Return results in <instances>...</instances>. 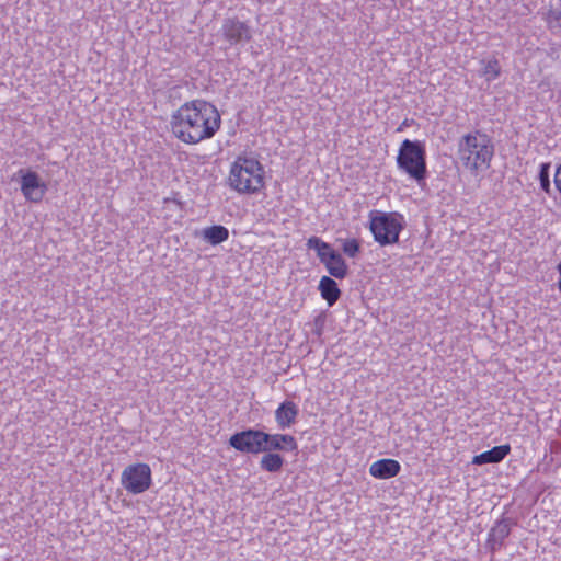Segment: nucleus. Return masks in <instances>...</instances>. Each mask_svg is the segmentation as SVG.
I'll return each instance as SVG.
<instances>
[{
    "instance_id": "obj_19",
    "label": "nucleus",
    "mask_w": 561,
    "mask_h": 561,
    "mask_svg": "<svg viewBox=\"0 0 561 561\" xmlns=\"http://www.w3.org/2000/svg\"><path fill=\"white\" fill-rule=\"evenodd\" d=\"M284 459L278 454L268 453L261 459L262 469L268 472H277L282 469Z\"/></svg>"
},
{
    "instance_id": "obj_8",
    "label": "nucleus",
    "mask_w": 561,
    "mask_h": 561,
    "mask_svg": "<svg viewBox=\"0 0 561 561\" xmlns=\"http://www.w3.org/2000/svg\"><path fill=\"white\" fill-rule=\"evenodd\" d=\"M265 432L250 428L233 434L229 439V444L241 453L260 454L265 451Z\"/></svg>"
},
{
    "instance_id": "obj_3",
    "label": "nucleus",
    "mask_w": 561,
    "mask_h": 561,
    "mask_svg": "<svg viewBox=\"0 0 561 561\" xmlns=\"http://www.w3.org/2000/svg\"><path fill=\"white\" fill-rule=\"evenodd\" d=\"M265 171L262 163L252 156H238L230 164L228 186L239 194H255L264 186Z\"/></svg>"
},
{
    "instance_id": "obj_5",
    "label": "nucleus",
    "mask_w": 561,
    "mask_h": 561,
    "mask_svg": "<svg viewBox=\"0 0 561 561\" xmlns=\"http://www.w3.org/2000/svg\"><path fill=\"white\" fill-rule=\"evenodd\" d=\"M403 224V216L398 213H382L379 210L369 213L370 232L374 240L382 247L398 242Z\"/></svg>"
},
{
    "instance_id": "obj_18",
    "label": "nucleus",
    "mask_w": 561,
    "mask_h": 561,
    "mask_svg": "<svg viewBox=\"0 0 561 561\" xmlns=\"http://www.w3.org/2000/svg\"><path fill=\"white\" fill-rule=\"evenodd\" d=\"M480 73L486 81L495 80L501 73V66L496 58L481 60Z\"/></svg>"
},
{
    "instance_id": "obj_13",
    "label": "nucleus",
    "mask_w": 561,
    "mask_h": 561,
    "mask_svg": "<svg viewBox=\"0 0 561 561\" xmlns=\"http://www.w3.org/2000/svg\"><path fill=\"white\" fill-rule=\"evenodd\" d=\"M298 445L294 436L288 434H267L265 438V451L267 450H297Z\"/></svg>"
},
{
    "instance_id": "obj_9",
    "label": "nucleus",
    "mask_w": 561,
    "mask_h": 561,
    "mask_svg": "<svg viewBox=\"0 0 561 561\" xmlns=\"http://www.w3.org/2000/svg\"><path fill=\"white\" fill-rule=\"evenodd\" d=\"M19 174L24 198L31 203H41L47 192V184L34 171L20 170Z\"/></svg>"
},
{
    "instance_id": "obj_21",
    "label": "nucleus",
    "mask_w": 561,
    "mask_h": 561,
    "mask_svg": "<svg viewBox=\"0 0 561 561\" xmlns=\"http://www.w3.org/2000/svg\"><path fill=\"white\" fill-rule=\"evenodd\" d=\"M342 250L345 255L353 259L358 254L360 245L356 239H345L342 241Z\"/></svg>"
},
{
    "instance_id": "obj_24",
    "label": "nucleus",
    "mask_w": 561,
    "mask_h": 561,
    "mask_svg": "<svg viewBox=\"0 0 561 561\" xmlns=\"http://www.w3.org/2000/svg\"><path fill=\"white\" fill-rule=\"evenodd\" d=\"M558 271L560 273V278H561V263L558 265Z\"/></svg>"
},
{
    "instance_id": "obj_4",
    "label": "nucleus",
    "mask_w": 561,
    "mask_h": 561,
    "mask_svg": "<svg viewBox=\"0 0 561 561\" xmlns=\"http://www.w3.org/2000/svg\"><path fill=\"white\" fill-rule=\"evenodd\" d=\"M397 165L400 171L417 183L424 181L426 176L424 146L420 141L404 139L398 151Z\"/></svg>"
},
{
    "instance_id": "obj_7",
    "label": "nucleus",
    "mask_w": 561,
    "mask_h": 561,
    "mask_svg": "<svg viewBox=\"0 0 561 561\" xmlns=\"http://www.w3.org/2000/svg\"><path fill=\"white\" fill-rule=\"evenodd\" d=\"M123 488L130 494L146 492L151 483V469L147 463H135L127 466L121 477Z\"/></svg>"
},
{
    "instance_id": "obj_15",
    "label": "nucleus",
    "mask_w": 561,
    "mask_h": 561,
    "mask_svg": "<svg viewBox=\"0 0 561 561\" xmlns=\"http://www.w3.org/2000/svg\"><path fill=\"white\" fill-rule=\"evenodd\" d=\"M319 290L321 297L328 302L329 306H333L341 295L336 282L329 276H323L320 279Z\"/></svg>"
},
{
    "instance_id": "obj_11",
    "label": "nucleus",
    "mask_w": 561,
    "mask_h": 561,
    "mask_svg": "<svg viewBox=\"0 0 561 561\" xmlns=\"http://www.w3.org/2000/svg\"><path fill=\"white\" fill-rule=\"evenodd\" d=\"M299 414L298 405L290 400L282 402L275 410V421L279 430L291 427Z\"/></svg>"
},
{
    "instance_id": "obj_14",
    "label": "nucleus",
    "mask_w": 561,
    "mask_h": 561,
    "mask_svg": "<svg viewBox=\"0 0 561 561\" xmlns=\"http://www.w3.org/2000/svg\"><path fill=\"white\" fill-rule=\"evenodd\" d=\"M511 451L510 445L495 446L490 450L476 455L472 459L473 465L497 463L502 461Z\"/></svg>"
},
{
    "instance_id": "obj_12",
    "label": "nucleus",
    "mask_w": 561,
    "mask_h": 561,
    "mask_svg": "<svg viewBox=\"0 0 561 561\" xmlns=\"http://www.w3.org/2000/svg\"><path fill=\"white\" fill-rule=\"evenodd\" d=\"M401 465L399 461L390 458L379 459L369 467L371 477L379 480L391 479L400 473Z\"/></svg>"
},
{
    "instance_id": "obj_10",
    "label": "nucleus",
    "mask_w": 561,
    "mask_h": 561,
    "mask_svg": "<svg viewBox=\"0 0 561 561\" xmlns=\"http://www.w3.org/2000/svg\"><path fill=\"white\" fill-rule=\"evenodd\" d=\"M221 32L231 45L245 43L252 38L249 25L237 19H226L221 26Z\"/></svg>"
},
{
    "instance_id": "obj_20",
    "label": "nucleus",
    "mask_w": 561,
    "mask_h": 561,
    "mask_svg": "<svg viewBox=\"0 0 561 561\" xmlns=\"http://www.w3.org/2000/svg\"><path fill=\"white\" fill-rule=\"evenodd\" d=\"M538 179L540 182L541 190L543 192H546L547 194H550V192H551L550 163H548V162L540 163Z\"/></svg>"
},
{
    "instance_id": "obj_22",
    "label": "nucleus",
    "mask_w": 561,
    "mask_h": 561,
    "mask_svg": "<svg viewBox=\"0 0 561 561\" xmlns=\"http://www.w3.org/2000/svg\"><path fill=\"white\" fill-rule=\"evenodd\" d=\"M554 185L558 192L561 194V163L558 165L554 173Z\"/></svg>"
},
{
    "instance_id": "obj_23",
    "label": "nucleus",
    "mask_w": 561,
    "mask_h": 561,
    "mask_svg": "<svg viewBox=\"0 0 561 561\" xmlns=\"http://www.w3.org/2000/svg\"><path fill=\"white\" fill-rule=\"evenodd\" d=\"M558 289H559V290H560V293H561V278H560V279H559V282H558Z\"/></svg>"
},
{
    "instance_id": "obj_25",
    "label": "nucleus",
    "mask_w": 561,
    "mask_h": 561,
    "mask_svg": "<svg viewBox=\"0 0 561 561\" xmlns=\"http://www.w3.org/2000/svg\"><path fill=\"white\" fill-rule=\"evenodd\" d=\"M560 18H561V13H560Z\"/></svg>"
},
{
    "instance_id": "obj_17",
    "label": "nucleus",
    "mask_w": 561,
    "mask_h": 561,
    "mask_svg": "<svg viewBox=\"0 0 561 561\" xmlns=\"http://www.w3.org/2000/svg\"><path fill=\"white\" fill-rule=\"evenodd\" d=\"M510 533L511 527L506 520H501L496 523L489 534V542L491 545V548L495 549L496 546H501L505 538L508 537Z\"/></svg>"
},
{
    "instance_id": "obj_2",
    "label": "nucleus",
    "mask_w": 561,
    "mask_h": 561,
    "mask_svg": "<svg viewBox=\"0 0 561 561\" xmlns=\"http://www.w3.org/2000/svg\"><path fill=\"white\" fill-rule=\"evenodd\" d=\"M495 146L492 138L481 131L472 130L462 135L457 142V158L471 175L486 172L493 160Z\"/></svg>"
},
{
    "instance_id": "obj_6",
    "label": "nucleus",
    "mask_w": 561,
    "mask_h": 561,
    "mask_svg": "<svg viewBox=\"0 0 561 561\" xmlns=\"http://www.w3.org/2000/svg\"><path fill=\"white\" fill-rule=\"evenodd\" d=\"M307 247L317 252V256L331 276L343 279L347 275L348 267L346 262L330 243L319 237H310L307 240Z\"/></svg>"
},
{
    "instance_id": "obj_16",
    "label": "nucleus",
    "mask_w": 561,
    "mask_h": 561,
    "mask_svg": "<svg viewBox=\"0 0 561 561\" xmlns=\"http://www.w3.org/2000/svg\"><path fill=\"white\" fill-rule=\"evenodd\" d=\"M205 241L210 243L211 245H217L219 243L225 242L229 238V231L226 227L220 225H215L211 227H207L202 232Z\"/></svg>"
},
{
    "instance_id": "obj_1",
    "label": "nucleus",
    "mask_w": 561,
    "mask_h": 561,
    "mask_svg": "<svg viewBox=\"0 0 561 561\" xmlns=\"http://www.w3.org/2000/svg\"><path fill=\"white\" fill-rule=\"evenodd\" d=\"M221 125L215 105L204 100H193L181 105L172 115L173 135L184 144L195 145L210 139Z\"/></svg>"
}]
</instances>
